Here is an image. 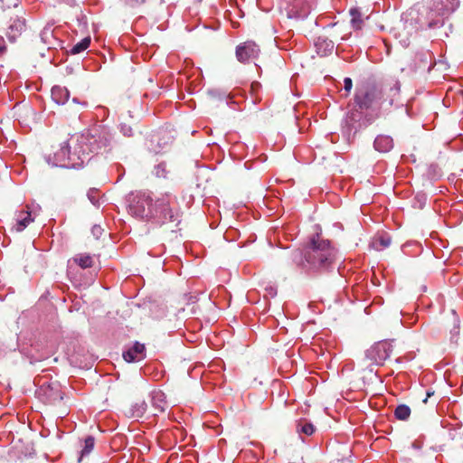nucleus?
Instances as JSON below:
<instances>
[{"mask_svg": "<svg viewBox=\"0 0 463 463\" xmlns=\"http://www.w3.org/2000/svg\"><path fill=\"white\" fill-rule=\"evenodd\" d=\"M112 135L104 127L98 126L83 133L72 135L68 140L60 144L53 155H48V164L66 168L81 167L94 155L110 151Z\"/></svg>", "mask_w": 463, "mask_h": 463, "instance_id": "f257e3e1", "label": "nucleus"}, {"mask_svg": "<svg viewBox=\"0 0 463 463\" xmlns=\"http://www.w3.org/2000/svg\"><path fill=\"white\" fill-rule=\"evenodd\" d=\"M128 213L137 219L152 221L157 224L179 222L180 216L176 198L168 193L156 200L145 192L133 193L128 197Z\"/></svg>", "mask_w": 463, "mask_h": 463, "instance_id": "f03ea898", "label": "nucleus"}, {"mask_svg": "<svg viewBox=\"0 0 463 463\" xmlns=\"http://www.w3.org/2000/svg\"><path fill=\"white\" fill-rule=\"evenodd\" d=\"M336 250L328 240L317 234L310 240L304 251L292 252V260L308 275H317L334 269Z\"/></svg>", "mask_w": 463, "mask_h": 463, "instance_id": "7ed1b4c3", "label": "nucleus"}, {"mask_svg": "<svg viewBox=\"0 0 463 463\" xmlns=\"http://www.w3.org/2000/svg\"><path fill=\"white\" fill-rule=\"evenodd\" d=\"M459 5L458 0H438L432 7L423 8L419 19L421 29H436L444 24L445 19Z\"/></svg>", "mask_w": 463, "mask_h": 463, "instance_id": "20e7f679", "label": "nucleus"}, {"mask_svg": "<svg viewBox=\"0 0 463 463\" xmlns=\"http://www.w3.org/2000/svg\"><path fill=\"white\" fill-rule=\"evenodd\" d=\"M383 90L374 83L362 82L355 88L354 103L361 109H370L383 102Z\"/></svg>", "mask_w": 463, "mask_h": 463, "instance_id": "39448f33", "label": "nucleus"}, {"mask_svg": "<svg viewBox=\"0 0 463 463\" xmlns=\"http://www.w3.org/2000/svg\"><path fill=\"white\" fill-rule=\"evenodd\" d=\"M364 109H361L355 105L348 111L345 120V128L348 136L352 134L354 135L363 127L371 123L370 120L366 119V117L364 115Z\"/></svg>", "mask_w": 463, "mask_h": 463, "instance_id": "423d86ee", "label": "nucleus"}, {"mask_svg": "<svg viewBox=\"0 0 463 463\" xmlns=\"http://www.w3.org/2000/svg\"><path fill=\"white\" fill-rule=\"evenodd\" d=\"M391 354V345L386 342H379L366 351L365 356L373 364L381 365Z\"/></svg>", "mask_w": 463, "mask_h": 463, "instance_id": "0eeeda50", "label": "nucleus"}, {"mask_svg": "<svg viewBox=\"0 0 463 463\" xmlns=\"http://www.w3.org/2000/svg\"><path fill=\"white\" fill-rule=\"evenodd\" d=\"M260 48L253 42H245L236 48V57L241 62H250L258 58Z\"/></svg>", "mask_w": 463, "mask_h": 463, "instance_id": "6e6552de", "label": "nucleus"}, {"mask_svg": "<svg viewBox=\"0 0 463 463\" xmlns=\"http://www.w3.org/2000/svg\"><path fill=\"white\" fill-rule=\"evenodd\" d=\"M315 0H293L289 11L297 18H305L310 13Z\"/></svg>", "mask_w": 463, "mask_h": 463, "instance_id": "1a4fd4ad", "label": "nucleus"}, {"mask_svg": "<svg viewBox=\"0 0 463 463\" xmlns=\"http://www.w3.org/2000/svg\"><path fill=\"white\" fill-rule=\"evenodd\" d=\"M25 28V20L20 17L12 18L8 26L6 35L9 41L14 42L21 35Z\"/></svg>", "mask_w": 463, "mask_h": 463, "instance_id": "9d476101", "label": "nucleus"}, {"mask_svg": "<svg viewBox=\"0 0 463 463\" xmlns=\"http://www.w3.org/2000/svg\"><path fill=\"white\" fill-rule=\"evenodd\" d=\"M145 345L137 342L133 346L124 351L123 358L128 362L140 361L144 357Z\"/></svg>", "mask_w": 463, "mask_h": 463, "instance_id": "9b49d317", "label": "nucleus"}, {"mask_svg": "<svg viewBox=\"0 0 463 463\" xmlns=\"http://www.w3.org/2000/svg\"><path fill=\"white\" fill-rule=\"evenodd\" d=\"M26 210L20 211L16 215V232L24 231L32 222H33L34 218L32 217V211L29 210V206L26 205Z\"/></svg>", "mask_w": 463, "mask_h": 463, "instance_id": "f8f14e48", "label": "nucleus"}, {"mask_svg": "<svg viewBox=\"0 0 463 463\" xmlns=\"http://www.w3.org/2000/svg\"><path fill=\"white\" fill-rule=\"evenodd\" d=\"M373 147L380 153L389 152L393 147V140L390 136L379 135L374 139Z\"/></svg>", "mask_w": 463, "mask_h": 463, "instance_id": "ddd939ff", "label": "nucleus"}, {"mask_svg": "<svg viewBox=\"0 0 463 463\" xmlns=\"http://www.w3.org/2000/svg\"><path fill=\"white\" fill-rule=\"evenodd\" d=\"M70 98V91L61 86H53L52 89V99L57 104H65Z\"/></svg>", "mask_w": 463, "mask_h": 463, "instance_id": "4468645a", "label": "nucleus"}, {"mask_svg": "<svg viewBox=\"0 0 463 463\" xmlns=\"http://www.w3.org/2000/svg\"><path fill=\"white\" fill-rule=\"evenodd\" d=\"M151 402L156 412H163L166 408L165 395L162 391H154L151 395Z\"/></svg>", "mask_w": 463, "mask_h": 463, "instance_id": "2eb2a0df", "label": "nucleus"}, {"mask_svg": "<svg viewBox=\"0 0 463 463\" xmlns=\"http://www.w3.org/2000/svg\"><path fill=\"white\" fill-rule=\"evenodd\" d=\"M147 404L145 401H137L126 412L128 417L141 418L146 411Z\"/></svg>", "mask_w": 463, "mask_h": 463, "instance_id": "dca6fc26", "label": "nucleus"}, {"mask_svg": "<svg viewBox=\"0 0 463 463\" xmlns=\"http://www.w3.org/2000/svg\"><path fill=\"white\" fill-rule=\"evenodd\" d=\"M315 430V426L306 419H300L297 421L296 430L300 436H311Z\"/></svg>", "mask_w": 463, "mask_h": 463, "instance_id": "f3484780", "label": "nucleus"}, {"mask_svg": "<svg viewBox=\"0 0 463 463\" xmlns=\"http://www.w3.org/2000/svg\"><path fill=\"white\" fill-rule=\"evenodd\" d=\"M72 261L81 269H88L93 266V258L90 254L80 253L72 258Z\"/></svg>", "mask_w": 463, "mask_h": 463, "instance_id": "a211bd4d", "label": "nucleus"}, {"mask_svg": "<svg viewBox=\"0 0 463 463\" xmlns=\"http://www.w3.org/2000/svg\"><path fill=\"white\" fill-rule=\"evenodd\" d=\"M316 47L317 49V53L321 56H324L326 55L327 52H332L334 43L331 41L318 38L316 42Z\"/></svg>", "mask_w": 463, "mask_h": 463, "instance_id": "6ab92c4d", "label": "nucleus"}, {"mask_svg": "<svg viewBox=\"0 0 463 463\" xmlns=\"http://www.w3.org/2000/svg\"><path fill=\"white\" fill-rule=\"evenodd\" d=\"M388 92L390 96L389 104L390 106H392L397 102L400 96V82L394 81L392 84H391L390 88L388 89Z\"/></svg>", "mask_w": 463, "mask_h": 463, "instance_id": "aec40b11", "label": "nucleus"}, {"mask_svg": "<svg viewBox=\"0 0 463 463\" xmlns=\"http://www.w3.org/2000/svg\"><path fill=\"white\" fill-rule=\"evenodd\" d=\"M95 439L93 437L89 436L84 440V447L80 451V456L78 462H81L82 458L88 456L94 449Z\"/></svg>", "mask_w": 463, "mask_h": 463, "instance_id": "412c9836", "label": "nucleus"}, {"mask_svg": "<svg viewBox=\"0 0 463 463\" xmlns=\"http://www.w3.org/2000/svg\"><path fill=\"white\" fill-rule=\"evenodd\" d=\"M90 44V38L86 37V38L82 39L80 42L74 44L72 46V48L71 49L70 53L73 54V55L79 54V53L84 52L85 50H87L89 48Z\"/></svg>", "mask_w": 463, "mask_h": 463, "instance_id": "4be33fe9", "label": "nucleus"}, {"mask_svg": "<svg viewBox=\"0 0 463 463\" xmlns=\"http://www.w3.org/2000/svg\"><path fill=\"white\" fill-rule=\"evenodd\" d=\"M394 415L398 420H406L411 415V409L405 404H401L394 410Z\"/></svg>", "mask_w": 463, "mask_h": 463, "instance_id": "5701e85b", "label": "nucleus"}, {"mask_svg": "<svg viewBox=\"0 0 463 463\" xmlns=\"http://www.w3.org/2000/svg\"><path fill=\"white\" fill-rule=\"evenodd\" d=\"M350 14L352 16V19H351L352 27L355 30L361 29L362 25H363V20H362V15H361V13L359 12V10L353 8L350 10Z\"/></svg>", "mask_w": 463, "mask_h": 463, "instance_id": "b1692460", "label": "nucleus"}, {"mask_svg": "<svg viewBox=\"0 0 463 463\" xmlns=\"http://www.w3.org/2000/svg\"><path fill=\"white\" fill-rule=\"evenodd\" d=\"M391 244V239L389 237L380 236L376 238L373 242V248L377 250H382L387 247H389Z\"/></svg>", "mask_w": 463, "mask_h": 463, "instance_id": "393cba45", "label": "nucleus"}, {"mask_svg": "<svg viewBox=\"0 0 463 463\" xmlns=\"http://www.w3.org/2000/svg\"><path fill=\"white\" fill-rule=\"evenodd\" d=\"M87 195H88L89 200L90 201V203L93 205H95L97 207L99 206L100 194H99V191L98 189H95V188L90 189Z\"/></svg>", "mask_w": 463, "mask_h": 463, "instance_id": "a878e982", "label": "nucleus"}, {"mask_svg": "<svg viewBox=\"0 0 463 463\" xmlns=\"http://www.w3.org/2000/svg\"><path fill=\"white\" fill-rule=\"evenodd\" d=\"M154 173L157 177H165L166 176V165L165 163L158 164L155 167Z\"/></svg>", "mask_w": 463, "mask_h": 463, "instance_id": "bb28decb", "label": "nucleus"}, {"mask_svg": "<svg viewBox=\"0 0 463 463\" xmlns=\"http://www.w3.org/2000/svg\"><path fill=\"white\" fill-rule=\"evenodd\" d=\"M353 88V81L352 79L349 77H346L344 79V89L346 92V96L350 93Z\"/></svg>", "mask_w": 463, "mask_h": 463, "instance_id": "cd10ccee", "label": "nucleus"}, {"mask_svg": "<svg viewBox=\"0 0 463 463\" xmlns=\"http://www.w3.org/2000/svg\"><path fill=\"white\" fill-rule=\"evenodd\" d=\"M121 132L126 137H131L133 135V130L130 126H128L126 124H121L120 126Z\"/></svg>", "mask_w": 463, "mask_h": 463, "instance_id": "c85d7f7f", "label": "nucleus"}, {"mask_svg": "<svg viewBox=\"0 0 463 463\" xmlns=\"http://www.w3.org/2000/svg\"><path fill=\"white\" fill-rule=\"evenodd\" d=\"M130 6H138L145 3V0H124Z\"/></svg>", "mask_w": 463, "mask_h": 463, "instance_id": "c756f323", "label": "nucleus"}, {"mask_svg": "<svg viewBox=\"0 0 463 463\" xmlns=\"http://www.w3.org/2000/svg\"><path fill=\"white\" fill-rule=\"evenodd\" d=\"M6 51L5 41L4 37L0 36V55L4 54Z\"/></svg>", "mask_w": 463, "mask_h": 463, "instance_id": "7c9ffc66", "label": "nucleus"}, {"mask_svg": "<svg viewBox=\"0 0 463 463\" xmlns=\"http://www.w3.org/2000/svg\"><path fill=\"white\" fill-rule=\"evenodd\" d=\"M434 394V391L428 390L426 392V398L423 400V402L426 403L428 399Z\"/></svg>", "mask_w": 463, "mask_h": 463, "instance_id": "2f4dec72", "label": "nucleus"}, {"mask_svg": "<svg viewBox=\"0 0 463 463\" xmlns=\"http://www.w3.org/2000/svg\"><path fill=\"white\" fill-rule=\"evenodd\" d=\"M92 232L94 235H97L101 232V228L99 226H94L92 228Z\"/></svg>", "mask_w": 463, "mask_h": 463, "instance_id": "473e14b6", "label": "nucleus"}, {"mask_svg": "<svg viewBox=\"0 0 463 463\" xmlns=\"http://www.w3.org/2000/svg\"><path fill=\"white\" fill-rule=\"evenodd\" d=\"M72 101L73 102H78V99L76 98H73Z\"/></svg>", "mask_w": 463, "mask_h": 463, "instance_id": "72a5a7b5", "label": "nucleus"}]
</instances>
